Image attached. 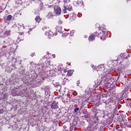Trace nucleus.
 <instances>
[{
    "instance_id": "f3484780",
    "label": "nucleus",
    "mask_w": 131,
    "mask_h": 131,
    "mask_svg": "<svg viewBox=\"0 0 131 131\" xmlns=\"http://www.w3.org/2000/svg\"><path fill=\"white\" fill-rule=\"evenodd\" d=\"M77 4L80 6H82V5H83V2H82V1H78Z\"/></svg>"
},
{
    "instance_id": "6e6552de",
    "label": "nucleus",
    "mask_w": 131,
    "mask_h": 131,
    "mask_svg": "<svg viewBox=\"0 0 131 131\" xmlns=\"http://www.w3.org/2000/svg\"><path fill=\"white\" fill-rule=\"evenodd\" d=\"M47 3L48 4H46V6H48V8H52L54 7V4H56V0H48Z\"/></svg>"
},
{
    "instance_id": "473e14b6",
    "label": "nucleus",
    "mask_w": 131,
    "mask_h": 131,
    "mask_svg": "<svg viewBox=\"0 0 131 131\" xmlns=\"http://www.w3.org/2000/svg\"><path fill=\"white\" fill-rule=\"evenodd\" d=\"M84 111H86V110H84Z\"/></svg>"
},
{
    "instance_id": "f8f14e48",
    "label": "nucleus",
    "mask_w": 131,
    "mask_h": 131,
    "mask_svg": "<svg viewBox=\"0 0 131 131\" xmlns=\"http://www.w3.org/2000/svg\"><path fill=\"white\" fill-rule=\"evenodd\" d=\"M73 74V70H70L67 72V76H71Z\"/></svg>"
},
{
    "instance_id": "2f4dec72",
    "label": "nucleus",
    "mask_w": 131,
    "mask_h": 131,
    "mask_svg": "<svg viewBox=\"0 0 131 131\" xmlns=\"http://www.w3.org/2000/svg\"><path fill=\"white\" fill-rule=\"evenodd\" d=\"M92 68H94V66H93V67H92Z\"/></svg>"
},
{
    "instance_id": "f257e3e1",
    "label": "nucleus",
    "mask_w": 131,
    "mask_h": 131,
    "mask_svg": "<svg viewBox=\"0 0 131 131\" xmlns=\"http://www.w3.org/2000/svg\"><path fill=\"white\" fill-rule=\"evenodd\" d=\"M95 69L97 70V72L99 71V74H101V75H104V70H105L104 65L100 64L98 66L97 68H96Z\"/></svg>"
},
{
    "instance_id": "72a5a7b5",
    "label": "nucleus",
    "mask_w": 131,
    "mask_h": 131,
    "mask_svg": "<svg viewBox=\"0 0 131 131\" xmlns=\"http://www.w3.org/2000/svg\"><path fill=\"white\" fill-rule=\"evenodd\" d=\"M13 96H15V95L13 94Z\"/></svg>"
},
{
    "instance_id": "ddd939ff",
    "label": "nucleus",
    "mask_w": 131,
    "mask_h": 131,
    "mask_svg": "<svg viewBox=\"0 0 131 131\" xmlns=\"http://www.w3.org/2000/svg\"><path fill=\"white\" fill-rule=\"evenodd\" d=\"M72 10V7L71 6H70L69 7V9H66V8H64V9L63 10V13L65 14V13H67V10L68 11H71Z\"/></svg>"
},
{
    "instance_id": "7c9ffc66",
    "label": "nucleus",
    "mask_w": 131,
    "mask_h": 131,
    "mask_svg": "<svg viewBox=\"0 0 131 131\" xmlns=\"http://www.w3.org/2000/svg\"><path fill=\"white\" fill-rule=\"evenodd\" d=\"M97 81H95V83H97Z\"/></svg>"
},
{
    "instance_id": "9b49d317",
    "label": "nucleus",
    "mask_w": 131,
    "mask_h": 131,
    "mask_svg": "<svg viewBox=\"0 0 131 131\" xmlns=\"http://www.w3.org/2000/svg\"><path fill=\"white\" fill-rule=\"evenodd\" d=\"M47 17L48 19H51V18H53V17H54V15L53 14V13L50 12L48 13Z\"/></svg>"
},
{
    "instance_id": "4be33fe9",
    "label": "nucleus",
    "mask_w": 131,
    "mask_h": 131,
    "mask_svg": "<svg viewBox=\"0 0 131 131\" xmlns=\"http://www.w3.org/2000/svg\"><path fill=\"white\" fill-rule=\"evenodd\" d=\"M35 2V3H40V0H33Z\"/></svg>"
},
{
    "instance_id": "c756f323",
    "label": "nucleus",
    "mask_w": 131,
    "mask_h": 131,
    "mask_svg": "<svg viewBox=\"0 0 131 131\" xmlns=\"http://www.w3.org/2000/svg\"><path fill=\"white\" fill-rule=\"evenodd\" d=\"M33 56H34V54L31 55V56H32V57H33Z\"/></svg>"
},
{
    "instance_id": "cd10ccee",
    "label": "nucleus",
    "mask_w": 131,
    "mask_h": 131,
    "mask_svg": "<svg viewBox=\"0 0 131 131\" xmlns=\"http://www.w3.org/2000/svg\"><path fill=\"white\" fill-rule=\"evenodd\" d=\"M100 83H101V82L97 83V85H99V84H100Z\"/></svg>"
},
{
    "instance_id": "a211bd4d",
    "label": "nucleus",
    "mask_w": 131,
    "mask_h": 131,
    "mask_svg": "<svg viewBox=\"0 0 131 131\" xmlns=\"http://www.w3.org/2000/svg\"><path fill=\"white\" fill-rule=\"evenodd\" d=\"M7 20H8V21H11V20H12V15H8Z\"/></svg>"
},
{
    "instance_id": "f704fd0d",
    "label": "nucleus",
    "mask_w": 131,
    "mask_h": 131,
    "mask_svg": "<svg viewBox=\"0 0 131 131\" xmlns=\"http://www.w3.org/2000/svg\"><path fill=\"white\" fill-rule=\"evenodd\" d=\"M58 85H59V83H58Z\"/></svg>"
},
{
    "instance_id": "b1692460",
    "label": "nucleus",
    "mask_w": 131,
    "mask_h": 131,
    "mask_svg": "<svg viewBox=\"0 0 131 131\" xmlns=\"http://www.w3.org/2000/svg\"><path fill=\"white\" fill-rule=\"evenodd\" d=\"M50 58H55V57H56V56L55 55H52L51 56H49Z\"/></svg>"
},
{
    "instance_id": "aec40b11",
    "label": "nucleus",
    "mask_w": 131,
    "mask_h": 131,
    "mask_svg": "<svg viewBox=\"0 0 131 131\" xmlns=\"http://www.w3.org/2000/svg\"><path fill=\"white\" fill-rule=\"evenodd\" d=\"M74 32H75V31L74 30H72L70 31V34L71 35H73L74 34Z\"/></svg>"
},
{
    "instance_id": "1a4fd4ad",
    "label": "nucleus",
    "mask_w": 131,
    "mask_h": 131,
    "mask_svg": "<svg viewBox=\"0 0 131 131\" xmlns=\"http://www.w3.org/2000/svg\"><path fill=\"white\" fill-rule=\"evenodd\" d=\"M64 8L66 9H69L70 8V0H63Z\"/></svg>"
},
{
    "instance_id": "dca6fc26",
    "label": "nucleus",
    "mask_w": 131,
    "mask_h": 131,
    "mask_svg": "<svg viewBox=\"0 0 131 131\" xmlns=\"http://www.w3.org/2000/svg\"><path fill=\"white\" fill-rule=\"evenodd\" d=\"M35 20H36V22L39 23V22H40V20H41V19H40V17H39V16H37L35 18Z\"/></svg>"
},
{
    "instance_id": "2eb2a0df",
    "label": "nucleus",
    "mask_w": 131,
    "mask_h": 131,
    "mask_svg": "<svg viewBox=\"0 0 131 131\" xmlns=\"http://www.w3.org/2000/svg\"><path fill=\"white\" fill-rule=\"evenodd\" d=\"M124 54L121 53L120 54V56L119 57V58H118V61H119V60H122V59L124 58Z\"/></svg>"
},
{
    "instance_id": "39448f33",
    "label": "nucleus",
    "mask_w": 131,
    "mask_h": 131,
    "mask_svg": "<svg viewBox=\"0 0 131 131\" xmlns=\"http://www.w3.org/2000/svg\"><path fill=\"white\" fill-rule=\"evenodd\" d=\"M106 32L107 30H106V28H104L102 29V35L101 36V39H102V40H105V39L107 38V36L106 35Z\"/></svg>"
},
{
    "instance_id": "9d476101",
    "label": "nucleus",
    "mask_w": 131,
    "mask_h": 131,
    "mask_svg": "<svg viewBox=\"0 0 131 131\" xmlns=\"http://www.w3.org/2000/svg\"><path fill=\"white\" fill-rule=\"evenodd\" d=\"M52 109H57L58 108V103L57 102H53L52 103L51 106Z\"/></svg>"
},
{
    "instance_id": "c85d7f7f",
    "label": "nucleus",
    "mask_w": 131,
    "mask_h": 131,
    "mask_svg": "<svg viewBox=\"0 0 131 131\" xmlns=\"http://www.w3.org/2000/svg\"><path fill=\"white\" fill-rule=\"evenodd\" d=\"M63 72L66 73V70H64Z\"/></svg>"
},
{
    "instance_id": "7ed1b4c3",
    "label": "nucleus",
    "mask_w": 131,
    "mask_h": 131,
    "mask_svg": "<svg viewBox=\"0 0 131 131\" xmlns=\"http://www.w3.org/2000/svg\"><path fill=\"white\" fill-rule=\"evenodd\" d=\"M45 35H47L48 36V38H51V37L54 36V35H57V32H54L50 31L49 32H46L45 33Z\"/></svg>"
},
{
    "instance_id": "a878e982",
    "label": "nucleus",
    "mask_w": 131,
    "mask_h": 131,
    "mask_svg": "<svg viewBox=\"0 0 131 131\" xmlns=\"http://www.w3.org/2000/svg\"><path fill=\"white\" fill-rule=\"evenodd\" d=\"M79 83H80L79 81H78L77 82V84H79Z\"/></svg>"
},
{
    "instance_id": "20e7f679",
    "label": "nucleus",
    "mask_w": 131,
    "mask_h": 131,
    "mask_svg": "<svg viewBox=\"0 0 131 131\" xmlns=\"http://www.w3.org/2000/svg\"><path fill=\"white\" fill-rule=\"evenodd\" d=\"M43 66L42 67V68L45 67L46 68H48V67H50V66H53V61H51V60H47L45 61V63H43Z\"/></svg>"
},
{
    "instance_id": "412c9836",
    "label": "nucleus",
    "mask_w": 131,
    "mask_h": 131,
    "mask_svg": "<svg viewBox=\"0 0 131 131\" xmlns=\"http://www.w3.org/2000/svg\"><path fill=\"white\" fill-rule=\"evenodd\" d=\"M102 98H106V97H108V95H107L106 94H103L102 95Z\"/></svg>"
},
{
    "instance_id": "f03ea898",
    "label": "nucleus",
    "mask_w": 131,
    "mask_h": 131,
    "mask_svg": "<svg viewBox=\"0 0 131 131\" xmlns=\"http://www.w3.org/2000/svg\"><path fill=\"white\" fill-rule=\"evenodd\" d=\"M54 14L55 16H60L61 15V8L59 7H54Z\"/></svg>"
},
{
    "instance_id": "393cba45",
    "label": "nucleus",
    "mask_w": 131,
    "mask_h": 131,
    "mask_svg": "<svg viewBox=\"0 0 131 131\" xmlns=\"http://www.w3.org/2000/svg\"><path fill=\"white\" fill-rule=\"evenodd\" d=\"M49 73H50V75H51L52 76V73H53V70H50L49 71Z\"/></svg>"
},
{
    "instance_id": "4468645a",
    "label": "nucleus",
    "mask_w": 131,
    "mask_h": 131,
    "mask_svg": "<svg viewBox=\"0 0 131 131\" xmlns=\"http://www.w3.org/2000/svg\"><path fill=\"white\" fill-rule=\"evenodd\" d=\"M123 122L125 125H127L128 127H131V122H128L125 123V120H124Z\"/></svg>"
},
{
    "instance_id": "0eeeda50",
    "label": "nucleus",
    "mask_w": 131,
    "mask_h": 131,
    "mask_svg": "<svg viewBox=\"0 0 131 131\" xmlns=\"http://www.w3.org/2000/svg\"><path fill=\"white\" fill-rule=\"evenodd\" d=\"M47 3L48 4H46V6H48V8H52L54 7V4H56V0H48Z\"/></svg>"
},
{
    "instance_id": "5701e85b",
    "label": "nucleus",
    "mask_w": 131,
    "mask_h": 131,
    "mask_svg": "<svg viewBox=\"0 0 131 131\" xmlns=\"http://www.w3.org/2000/svg\"><path fill=\"white\" fill-rule=\"evenodd\" d=\"M18 26H20V27H23L24 28V25L22 24L21 26L20 24H18Z\"/></svg>"
},
{
    "instance_id": "6ab92c4d",
    "label": "nucleus",
    "mask_w": 131,
    "mask_h": 131,
    "mask_svg": "<svg viewBox=\"0 0 131 131\" xmlns=\"http://www.w3.org/2000/svg\"><path fill=\"white\" fill-rule=\"evenodd\" d=\"M79 110V108L78 107H77L74 109V112L76 113V114H77V112H78Z\"/></svg>"
},
{
    "instance_id": "423d86ee",
    "label": "nucleus",
    "mask_w": 131,
    "mask_h": 131,
    "mask_svg": "<svg viewBox=\"0 0 131 131\" xmlns=\"http://www.w3.org/2000/svg\"><path fill=\"white\" fill-rule=\"evenodd\" d=\"M95 36H101V35H100V33H99L98 34H97V33H94V34H91L89 37V41H93V40H95Z\"/></svg>"
},
{
    "instance_id": "bb28decb",
    "label": "nucleus",
    "mask_w": 131,
    "mask_h": 131,
    "mask_svg": "<svg viewBox=\"0 0 131 131\" xmlns=\"http://www.w3.org/2000/svg\"><path fill=\"white\" fill-rule=\"evenodd\" d=\"M55 28L56 29V31H59V30H57L58 27H56Z\"/></svg>"
}]
</instances>
